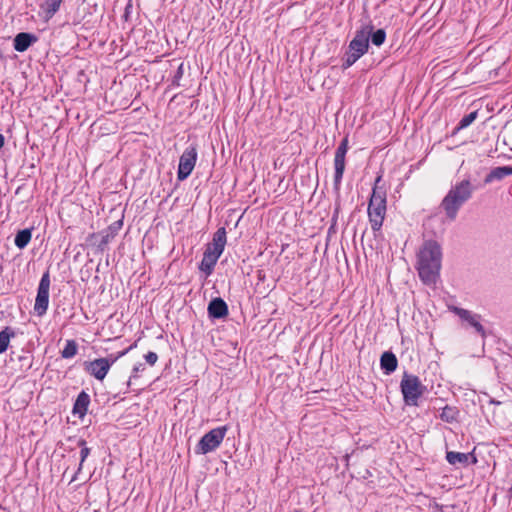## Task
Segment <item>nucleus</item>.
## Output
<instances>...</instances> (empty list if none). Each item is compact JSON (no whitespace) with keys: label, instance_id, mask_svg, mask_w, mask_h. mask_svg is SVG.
I'll return each instance as SVG.
<instances>
[{"label":"nucleus","instance_id":"nucleus-37","mask_svg":"<svg viewBox=\"0 0 512 512\" xmlns=\"http://www.w3.org/2000/svg\"><path fill=\"white\" fill-rule=\"evenodd\" d=\"M257 277H258V280L260 281H264L265 279V273L261 270L258 271V274H257Z\"/></svg>","mask_w":512,"mask_h":512},{"label":"nucleus","instance_id":"nucleus-41","mask_svg":"<svg viewBox=\"0 0 512 512\" xmlns=\"http://www.w3.org/2000/svg\"><path fill=\"white\" fill-rule=\"evenodd\" d=\"M509 492L512 493V486L509 488Z\"/></svg>","mask_w":512,"mask_h":512},{"label":"nucleus","instance_id":"nucleus-11","mask_svg":"<svg viewBox=\"0 0 512 512\" xmlns=\"http://www.w3.org/2000/svg\"><path fill=\"white\" fill-rule=\"evenodd\" d=\"M452 311L463 321L467 322L469 326L473 327L475 331L483 338H486V331L484 326L481 324V315L472 313L471 311L460 308L453 307Z\"/></svg>","mask_w":512,"mask_h":512},{"label":"nucleus","instance_id":"nucleus-3","mask_svg":"<svg viewBox=\"0 0 512 512\" xmlns=\"http://www.w3.org/2000/svg\"><path fill=\"white\" fill-rule=\"evenodd\" d=\"M369 49V30L358 29L354 38L350 41L348 49L342 58V70H346L355 64Z\"/></svg>","mask_w":512,"mask_h":512},{"label":"nucleus","instance_id":"nucleus-10","mask_svg":"<svg viewBox=\"0 0 512 512\" xmlns=\"http://www.w3.org/2000/svg\"><path fill=\"white\" fill-rule=\"evenodd\" d=\"M386 215V202L369 201L368 217L374 233L381 230Z\"/></svg>","mask_w":512,"mask_h":512},{"label":"nucleus","instance_id":"nucleus-30","mask_svg":"<svg viewBox=\"0 0 512 512\" xmlns=\"http://www.w3.org/2000/svg\"><path fill=\"white\" fill-rule=\"evenodd\" d=\"M183 75H184V63H180V65L178 66V68L172 78L171 85L172 86H180V80L183 77Z\"/></svg>","mask_w":512,"mask_h":512},{"label":"nucleus","instance_id":"nucleus-29","mask_svg":"<svg viewBox=\"0 0 512 512\" xmlns=\"http://www.w3.org/2000/svg\"><path fill=\"white\" fill-rule=\"evenodd\" d=\"M78 346L75 340H67L66 345L61 351L62 358L69 359L77 354Z\"/></svg>","mask_w":512,"mask_h":512},{"label":"nucleus","instance_id":"nucleus-6","mask_svg":"<svg viewBox=\"0 0 512 512\" xmlns=\"http://www.w3.org/2000/svg\"><path fill=\"white\" fill-rule=\"evenodd\" d=\"M349 149L348 136H345L338 147L336 148L334 155V179L333 188L336 193H339L343 175L345 172L346 165V154Z\"/></svg>","mask_w":512,"mask_h":512},{"label":"nucleus","instance_id":"nucleus-22","mask_svg":"<svg viewBox=\"0 0 512 512\" xmlns=\"http://www.w3.org/2000/svg\"><path fill=\"white\" fill-rule=\"evenodd\" d=\"M445 459L452 466L467 467V456L465 455V453L447 451Z\"/></svg>","mask_w":512,"mask_h":512},{"label":"nucleus","instance_id":"nucleus-14","mask_svg":"<svg viewBox=\"0 0 512 512\" xmlns=\"http://www.w3.org/2000/svg\"><path fill=\"white\" fill-rule=\"evenodd\" d=\"M38 41V37L29 32L18 33L13 40V47L17 52H25Z\"/></svg>","mask_w":512,"mask_h":512},{"label":"nucleus","instance_id":"nucleus-36","mask_svg":"<svg viewBox=\"0 0 512 512\" xmlns=\"http://www.w3.org/2000/svg\"><path fill=\"white\" fill-rule=\"evenodd\" d=\"M129 352V349L122 350L116 354V357L120 359L121 357L125 356Z\"/></svg>","mask_w":512,"mask_h":512},{"label":"nucleus","instance_id":"nucleus-5","mask_svg":"<svg viewBox=\"0 0 512 512\" xmlns=\"http://www.w3.org/2000/svg\"><path fill=\"white\" fill-rule=\"evenodd\" d=\"M227 430V426H220L204 434L195 446V453L204 455L217 449L222 443Z\"/></svg>","mask_w":512,"mask_h":512},{"label":"nucleus","instance_id":"nucleus-31","mask_svg":"<svg viewBox=\"0 0 512 512\" xmlns=\"http://www.w3.org/2000/svg\"><path fill=\"white\" fill-rule=\"evenodd\" d=\"M205 251L209 254H211L214 258H220V256L222 255L223 251H224V247L223 246H213L211 243H209L205 249Z\"/></svg>","mask_w":512,"mask_h":512},{"label":"nucleus","instance_id":"nucleus-7","mask_svg":"<svg viewBox=\"0 0 512 512\" xmlns=\"http://www.w3.org/2000/svg\"><path fill=\"white\" fill-rule=\"evenodd\" d=\"M197 157L198 153L196 145L192 144L184 150L179 159V165L177 170L178 181H184L190 176L196 165Z\"/></svg>","mask_w":512,"mask_h":512},{"label":"nucleus","instance_id":"nucleus-40","mask_svg":"<svg viewBox=\"0 0 512 512\" xmlns=\"http://www.w3.org/2000/svg\"><path fill=\"white\" fill-rule=\"evenodd\" d=\"M489 403H490V404H496V405L500 404V402H499V401H496L495 399H490V400H489Z\"/></svg>","mask_w":512,"mask_h":512},{"label":"nucleus","instance_id":"nucleus-4","mask_svg":"<svg viewBox=\"0 0 512 512\" xmlns=\"http://www.w3.org/2000/svg\"><path fill=\"white\" fill-rule=\"evenodd\" d=\"M400 390L403 401L407 406H418L419 399L424 394L426 387L418 376L404 372L400 382Z\"/></svg>","mask_w":512,"mask_h":512},{"label":"nucleus","instance_id":"nucleus-8","mask_svg":"<svg viewBox=\"0 0 512 512\" xmlns=\"http://www.w3.org/2000/svg\"><path fill=\"white\" fill-rule=\"evenodd\" d=\"M50 283V273L47 270L43 273L40 279L34 304V311L38 316H42L47 312L49 305Z\"/></svg>","mask_w":512,"mask_h":512},{"label":"nucleus","instance_id":"nucleus-38","mask_svg":"<svg viewBox=\"0 0 512 512\" xmlns=\"http://www.w3.org/2000/svg\"><path fill=\"white\" fill-rule=\"evenodd\" d=\"M5 144V138L4 136L0 133V149L3 148Z\"/></svg>","mask_w":512,"mask_h":512},{"label":"nucleus","instance_id":"nucleus-19","mask_svg":"<svg viewBox=\"0 0 512 512\" xmlns=\"http://www.w3.org/2000/svg\"><path fill=\"white\" fill-rule=\"evenodd\" d=\"M369 201L373 202H386L387 203V193L385 184L382 181V175H378L374 181V185L372 188V194Z\"/></svg>","mask_w":512,"mask_h":512},{"label":"nucleus","instance_id":"nucleus-33","mask_svg":"<svg viewBox=\"0 0 512 512\" xmlns=\"http://www.w3.org/2000/svg\"><path fill=\"white\" fill-rule=\"evenodd\" d=\"M465 455L467 456V466L477 464L478 459L475 454V448L471 452L465 453Z\"/></svg>","mask_w":512,"mask_h":512},{"label":"nucleus","instance_id":"nucleus-28","mask_svg":"<svg viewBox=\"0 0 512 512\" xmlns=\"http://www.w3.org/2000/svg\"><path fill=\"white\" fill-rule=\"evenodd\" d=\"M227 232L225 227H220L217 229V231L213 235L212 239V245L213 246H223L225 248L226 242H227Z\"/></svg>","mask_w":512,"mask_h":512},{"label":"nucleus","instance_id":"nucleus-13","mask_svg":"<svg viewBox=\"0 0 512 512\" xmlns=\"http://www.w3.org/2000/svg\"><path fill=\"white\" fill-rule=\"evenodd\" d=\"M207 313L212 320L224 319L229 314L228 305L221 297L212 298L208 304Z\"/></svg>","mask_w":512,"mask_h":512},{"label":"nucleus","instance_id":"nucleus-26","mask_svg":"<svg viewBox=\"0 0 512 512\" xmlns=\"http://www.w3.org/2000/svg\"><path fill=\"white\" fill-rule=\"evenodd\" d=\"M478 117V111H472L469 114L465 115L458 123V125L455 127L453 134L457 133L458 131L467 128L470 126Z\"/></svg>","mask_w":512,"mask_h":512},{"label":"nucleus","instance_id":"nucleus-32","mask_svg":"<svg viewBox=\"0 0 512 512\" xmlns=\"http://www.w3.org/2000/svg\"><path fill=\"white\" fill-rule=\"evenodd\" d=\"M144 358L150 366H153L158 360V355L155 352L150 351L144 356Z\"/></svg>","mask_w":512,"mask_h":512},{"label":"nucleus","instance_id":"nucleus-16","mask_svg":"<svg viewBox=\"0 0 512 512\" xmlns=\"http://www.w3.org/2000/svg\"><path fill=\"white\" fill-rule=\"evenodd\" d=\"M89 404H90L89 394L87 392H85L84 390L81 391L78 394V396L74 402L72 413L74 415H78L79 418H83L88 411Z\"/></svg>","mask_w":512,"mask_h":512},{"label":"nucleus","instance_id":"nucleus-18","mask_svg":"<svg viewBox=\"0 0 512 512\" xmlns=\"http://www.w3.org/2000/svg\"><path fill=\"white\" fill-rule=\"evenodd\" d=\"M362 29L369 30V42L377 47H380L386 40V31L383 28H379L374 30V25L369 22L368 24H363Z\"/></svg>","mask_w":512,"mask_h":512},{"label":"nucleus","instance_id":"nucleus-20","mask_svg":"<svg viewBox=\"0 0 512 512\" xmlns=\"http://www.w3.org/2000/svg\"><path fill=\"white\" fill-rule=\"evenodd\" d=\"M63 0H44L40 4V9L44 13L46 21L50 20L60 9Z\"/></svg>","mask_w":512,"mask_h":512},{"label":"nucleus","instance_id":"nucleus-15","mask_svg":"<svg viewBox=\"0 0 512 512\" xmlns=\"http://www.w3.org/2000/svg\"><path fill=\"white\" fill-rule=\"evenodd\" d=\"M398 359L392 351H385L380 357V368L385 375H390L396 371Z\"/></svg>","mask_w":512,"mask_h":512},{"label":"nucleus","instance_id":"nucleus-34","mask_svg":"<svg viewBox=\"0 0 512 512\" xmlns=\"http://www.w3.org/2000/svg\"><path fill=\"white\" fill-rule=\"evenodd\" d=\"M145 369L144 365L142 363H137L134 367H133V370H132V375L130 378H135L137 377V373L140 372V371H143ZM131 383V379H129V381L127 382V385L129 386Z\"/></svg>","mask_w":512,"mask_h":512},{"label":"nucleus","instance_id":"nucleus-12","mask_svg":"<svg viewBox=\"0 0 512 512\" xmlns=\"http://www.w3.org/2000/svg\"><path fill=\"white\" fill-rule=\"evenodd\" d=\"M83 367L88 374L100 381L106 377L109 371V364L106 362V359L101 358L93 361H84Z\"/></svg>","mask_w":512,"mask_h":512},{"label":"nucleus","instance_id":"nucleus-27","mask_svg":"<svg viewBox=\"0 0 512 512\" xmlns=\"http://www.w3.org/2000/svg\"><path fill=\"white\" fill-rule=\"evenodd\" d=\"M78 446H79V447H81V451H80V463H79L78 470H77V472L75 473V475L72 477L71 481H75V480H76V478H77V474L81 471L84 461L86 460V458H87V457L89 456V454H90V448L86 447V441H85L84 439H80V440L78 441Z\"/></svg>","mask_w":512,"mask_h":512},{"label":"nucleus","instance_id":"nucleus-1","mask_svg":"<svg viewBox=\"0 0 512 512\" xmlns=\"http://www.w3.org/2000/svg\"><path fill=\"white\" fill-rule=\"evenodd\" d=\"M442 267V248L433 239L425 240L417 253L416 269L420 280L427 286L437 283Z\"/></svg>","mask_w":512,"mask_h":512},{"label":"nucleus","instance_id":"nucleus-24","mask_svg":"<svg viewBox=\"0 0 512 512\" xmlns=\"http://www.w3.org/2000/svg\"><path fill=\"white\" fill-rule=\"evenodd\" d=\"M217 261L218 258H214L211 254L204 251L203 258L199 265V269L208 276L213 272Z\"/></svg>","mask_w":512,"mask_h":512},{"label":"nucleus","instance_id":"nucleus-39","mask_svg":"<svg viewBox=\"0 0 512 512\" xmlns=\"http://www.w3.org/2000/svg\"><path fill=\"white\" fill-rule=\"evenodd\" d=\"M137 346V342H134L132 345H130L127 349H129V351H131L132 349H134L135 347Z\"/></svg>","mask_w":512,"mask_h":512},{"label":"nucleus","instance_id":"nucleus-17","mask_svg":"<svg viewBox=\"0 0 512 512\" xmlns=\"http://www.w3.org/2000/svg\"><path fill=\"white\" fill-rule=\"evenodd\" d=\"M512 175V166H498L493 168L484 178V185L491 184L494 181H501L506 176Z\"/></svg>","mask_w":512,"mask_h":512},{"label":"nucleus","instance_id":"nucleus-25","mask_svg":"<svg viewBox=\"0 0 512 512\" xmlns=\"http://www.w3.org/2000/svg\"><path fill=\"white\" fill-rule=\"evenodd\" d=\"M13 337H15V331L9 326L0 331V354L6 352Z\"/></svg>","mask_w":512,"mask_h":512},{"label":"nucleus","instance_id":"nucleus-2","mask_svg":"<svg viewBox=\"0 0 512 512\" xmlns=\"http://www.w3.org/2000/svg\"><path fill=\"white\" fill-rule=\"evenodd\" d=\"M476 188L468 178L451 187L441 202L447 218L454 220L457 217L458 211L472 197Z\"/></svg>","mask_w":512,"mask_h":512},{"label":"nucleus","instance_id":"nucleus-21","mask_svg":"<svg viewBox=\"0 0 512 512\" xmlns=\"http://www.w3.org/2000/svg\"><path fill=\"white\" fill-rule=\"evenodd\" d=\"M460 411L455 406L445 405L439 414V418L446 423H454L459 419Z\"/></svg>","mask_w":512,"mask_h":512},{"label":"nucleus","instance_id":"nucleus-23","mask_svg":"<svg viewBox=\"0 0 512 512\" xmlns=\"http://www.w3.org/2000/svg\"><path fill=\"white\" fill-rule=\"evenodd\" d=\"M31 238H32V229L31 228L19 230L15 235L14 244L17 248L24 249L31 241Z\"/></svg>","mask_w":512,"mask_h":512},{"label":"nucleus","instance_id":"nucleus-9","mask_svg":"<svg viewBox=\"0 0 512 512\" xmlns=\"http://www.w3.org/2000/svg\"><path fill=\"white\" fill-rule=\"evenodd\" d=\"M122 226L123 220H117L110 224L105 230H102L101 232L98 233L89 234L87 237V242L95 245L96 242H94V240L101 237L100 241L97 244V249L98 251L103 252L107 244L116 237L118 232L121 230Z\"/></svg>","mask_w":512,"mask_h":512},{"label":"nucleus","instance_id":"nucleus-35","mask_svg":"<svg viewBox=\"0 0 512 512\" xmlns=\"http://www.w3.org/2000/svg\"><path fill=\"white\" fill-rule=\"evenodd\" d=\"M104 359H106V362L109 364V369H110L111 366L118 360V357H116V355H114V354H110L107 357H105Z\"/></svg>","mask_w":512,"mask_h":512}]
</instances>
